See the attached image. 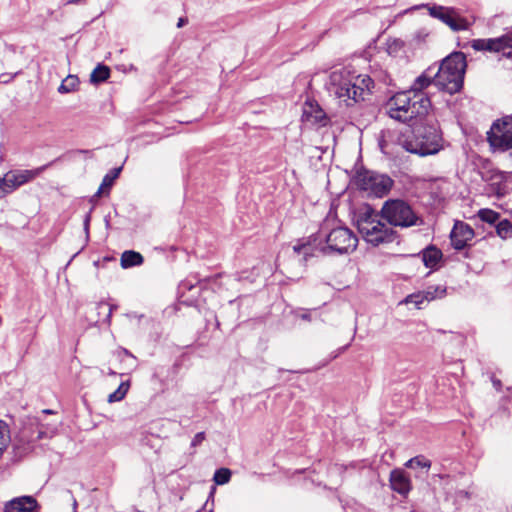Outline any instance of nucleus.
<instances>
[{
	"instance_id": "7",
	"label": "nucleus",
	"mask_w": 512,
	"mask_h": 512,
	"mask_svg": "<svg viewBox=\"0 0 512 512\" xmlns=\"http://www.w3.org/2000/svg\"><path fill=\"white\" fill-rule=\"evenodd\" d=\"M330 94L334 95L346 106H352L360 99H363L364 88L354 82L348 72L334 71L330 75L328 86Z\"/></svg>"
},
{
	"instance_id": "29",
	"label": "nucleus",
	"mask_w": 512,
	"mask_h": 512,
	"mask_svg": "<svg viewBox=\"0 0 512 512\" xmlns=\"http://www.w3.org/2000/svg\"><path fill=\"white\" fill-rule=\"evenodd\" d=\"M128 389H129L128 383H124V382L121 383L119 385L118 389L109 395L108 401L110 403H113V402H118V401L122 400L125 397V395L127 394Z\"/></svg>"
},
{
	"instance_id": "6",
	"label": "nucleus",
	"mask_w": 512,
	"mask_h": 512,
	"mask_svg": "<svg viewBox=\"0 0 512 512\" xmlns=\"http://www.w3.org/2000/svg\"><path fill=\"white\" fill-rule=\"evenodd\" d=\"M381 218L389 225L408 228L423 224V220L413 210L409 203L402 199H389L380 210Z\"/></svg>"
},
{
	"instance_id": "42",
	"label": "nucleus",
	"mask_w": 512,
	"mask_h": 512,
	"mask_svg": "<svg viewBox=\"0 0 512 512\" xmlns=\"http://www.w3.org/2000/svg\"><path fill=\"white\" fill-rule=\"evenodd\" d=\"M300 317L303 319V320H307L309 321L310 320V314L308 312H305L303 314L300 315Z\"/></svg>"
},
{
	"instance_id": "2",
	"label": "nucleus",
	"mask_w": 512,
	"mask_h": 512,
	"mask_svg": "<svg viewBox=\"0 0 512 512\" xmlns=\"http://www.w3.org/2000/svg\"><path fill=\"white\" fill-rule=\"evenodd\" d=\"M466 57L462 52H453L447 56L434 75V85L449 94L459 92L463 87L466 70Z\"/></svg>"
},
{
	"instance_id": "44",
	"label": "nucleus",
	"mask_w": 512,
	"mask_h": 512,
	"mask_svg": "<svg viewBox=\"0 0 512 512\" xmlns=\"http://www.w3.org/2000/svg\"><path fill=\"white\" fill-rule=\"evenodd\" d=\"M122 352H123L126 356H129V357L134 358V356L132 355V353H130L127 349H122Z\"/></svg>"
},
{
	"instance_id": "3",
	"label": "nucleus",
	"mask_w": 512,
	"mask_h": 512,
	"mask_svg": "<svg viewBox=\"0 0 512 512\" xmlns=\"http://www.w3.org/2000/svg\"><path fill=\"white\" fill-rule=\"evenodd\" d=\"M442 137L436 123L429 120L425 125H417L411 136L402 141V147L410 153L427 156L438 153L442 148Z\"/></svg>"
},
{
	"instance_id": "19",
	"label": "nucleus",
	"mask_w": 512,
	"mask_h": 512,
	"mask_svg": "<svg viewBox=\"0 0 512 512\" xmlns=\"http://www.w3.org/2000/svg\"><path fill=\"white\" fill-rule=\"evenodd\" d=\"M441 257L442 252L434 246H430L427 249H425L422 255L423 262L425 266L428 268L435 267L440 261Z\"/></svg>"
},
{
	"instance_id": "37",
	"label": "nucleus",
	"mask_w": 512,
	"mask_h": 512,
	"mask_svg": "<svg viewBox=\"0 0 512 512\" xmlns=\"http://www.w3.org/2000/svg\"><path fill=\"white\" fill-rule=\"evenodd\" d=\"M18 73H15V74H8V73H3L0 75V81L2 83H9Z\"/></svg>"
},
{
	"instance_id": "45",
	"label": "nucleus",
	"mask_w": 512,
	"mask_h": 512,
	"mask_svg": "<svg viewBox=\"0 0 512 512\" xmlns=\"http://www.w3.org/2000/svg\"><path fill=\"white\" fill-rule=\"evenodd\" d=\"M44 434H45L44 432L40 431V432L38 433L37 438H38V439H42V438H43V436H44Z\"/></svg>"
},
{
	"instance_id": "32",
	"label": "nucleus",
	"mask_w": 512,
	"mask_h": 512,
	"mask_svg": "<svg viewBox=\"0 0 512 512\" xmlns=\"http://www.w3.org/2000/svg\"><path fill=\"white\" fill-rule=\"evenodd\" d=\"M354 82H356L357 84H358V82H361V85H359V86L364 88V91L365 90L370 91L371 87L373 86V80L369 76H363V77L358 76V77H356Z\"/></svg>"
},
{
	"instance_id": "35",
	"label": "nucleus",
	"mask_w": 512,
	"mask_h": 512,
	"mask_svg": "<svg viewBox=\"0 0 512 512\" xmlns=\"http://www.w3.org/2000/svg\"><path fill=\"white\" fill-rule=\"evenodd\" d=\"M204 440H205V433L199 432L192 439L191 446L196 447V446L200 445Z\"/></svg>"
},
{
	"instance_id": "21",
	"label": "nucleus",
	"mask_w": 512,
	"mask_h": 512,
	"mask_svg": "<svg viewBox=\"0 0 512 512\" xmlns=\"http://www.w3.org/2000/svg\"><path fill=\"white\" fill-rule=\"evenodd\" d=\"M121 169H122L121 167L114 168V169L110 170L109 173H107L104 176L102 183H101L98 191L95 194V197H99L105 188L109 189L113 185V182L115 181V179L118 178V176L121 172Z\"/></svg>"
},
{
	"instance_id": "27",
	"label": "nucleus",
	"mask_w": 512,
	"mask_h": 512,
	"mask_svg": "<svg viewBox=\"0 0 512 512\" xmlns=\"http://www.w3.org/2000/svg\"><path fill=\"white\" fill-rule=\"evenodd\" d=\"M478 217L483 221L489 224H495L499 218V213L491 210V209H481L478 212Z\"/></svg>"
},
{
	"instance_id": "36",
	"label": "nucleus",
	"mask_w": 512,
	"mask_h": 512,
	"mask_svg": "<svg viewBox=\"0 0 512 512\" xmlns=\"http://www.w3.org/2000/svg\"><path fill=\"white\" fill-rule=\"evenodd\" d=\"M6 182L4 177H0V198L4 197L6 194H9L7 191Z\"/></svg>"
},
{
	"instance_id": "8",
	"label": "nucleus",
	"mask_w": 512,
	"mask_h": 512,
	"mask_svg": "<svg viewBox=\"0 0 512 512\" xmlns=\"http://www.w3.org/2000/svg\"><path fill=\"white\" fill-rule=\"evenodd\" d=\"M355 184L360 190L370 195L383 197L393 186V180L384 174L375 171L360 169L355 175Z\"/></svg>"
},
{
	"instance_id": "41",
	"label": "nucleus",
	"mask_w": 512,
	"mask_h": 512,
	"mask_svg": "<svg viewBox=\"0 0 512 512\" xmlns=\"http://www.w3.org/2000/svg\"><path fill=\"white\" fill-rule=\"evenodd\" d=\"M89 222H90V215L87 214L85 217V220H84V228H85L86 232H88V229H89Z\"/></svg>"
},
{
	"instance_id": "38",
	"label": "nucleus",
	"mask_w": 512,
	"mask_h": 512,
	"mask_svg": "<svg viewBox=\"0 0 512 512\" xmlns=\"http://www.w3.org/2000/svg\"><path fill=\"white\" fill-rule=\"evenodd\" d=\"M427 36H428V33L425 30H419L415 34V39L418 42H421V41H424Z\"/></svg>"
},
{
	"instance_id": "31",
	"label": "nucleus",
	"mask_w": 512,
	"mask_h": 512,
	"mask_svg": "<svg viewBox=\"0 0 512 512\" xmlns=\"http://www.w3.org/2000/svg\"><path fill=\"white\" fill-rule=\"evenodd\" d=\"M424 295H425V294H424V291H423V292H419V293L410 294V295H408V296L405 298L404 302H405L406 304H408V303H413V304H415V306H416L417 308H421V304H422L424 301H426V299H425Z\"/></svg>"
},
{
	"instance_id": "9",
	"label": "nucleus",
	"mask_w": 512,
	"mask_h": 512,
	"mask_svg": "<svg viewBox=\"0 0 512 512\" xmlns=\"http://www.w3.org/2000/svg\"><path fill=\"white\" fill-rule=\"evenodd\" d=\"M487 140L495 150L512 149V115L496 120L487 133Z\"/></svg>"
},
{
	"instance_id": "20",
	"label": "nucleus",
	"mask_w": 512,
	"mask_h": 512,
	"mask_svg": "<svg viewBox=\"0 0 512 512\" xmlns=\"http://www.w3.org/2000/svg\"><path fill=\"white\" fill-rule=\"evenodd\" d=\"M110 77V69L106 65L98 64L90 75L91 83L98 84Z\"/></svg>"
},
{
	"instance_id": "25",
	"label": "nucleus",
	"mask_w": 512,
	"mask_h": 512,
	"mask_svg": "<svg viewBox=\"0 0 512 512\" xmlns=\"http://www.w3.org/2000/svg\"><path fill=\"white\" fill-rule=\"evenodd\" d=\"M79 81L77 76L69 75L61 83L58 88L59 93H69L76 89Z\"/></svg>"
},
{
	"instance_id": "14",
	"label": "nucleus",
	"mask_w": 512,
	"mask_h": 512,
	"mask_svg": "<svg viewBox=\"0 0 512 512\" xmlns=\"http://www.w3.org/2000/svg\"><path fill=\"white\" fill-rule=\"evenodd\" d=\"M39 504L33 496H20L7 501L4 512H37Z\"/></svg>"
},
{
	"instance_id": "28",
	"label": "nucleus",
	"mask_w": 512,
	"mask_h": 512,
	"mask_svg": "<svg viewBox=\"0 0 512 512\" xmlns=\"http://www.w3.org/2000/svg\"><path fill=\"white\" fill-rule=\"evenodd\" d=\"M231 471L228 468L217 469L214 473L213 480L218 485H224L229 482Z\"/></svg>"
},
{
	"instance_id": "5",
	"label": "nucleus",
	"mask_w": 512,
	"mask_h": 512,
	"mask_svg": "<svg viewBox=\"0 0 512 512\" xmlns=\"http://www.w3.org/2000/svg\"><path fill=\"white\" fill-rule=\"evenodd\" d=\"M318 237L325 240V245L320 247V251L324 254H349L356 249L358 244L356 235L347 227L342 226L329 231L326 225L322 226L318 232Z\"/></svg>"
},
{
	"instance_id": "33",
	"label": "nucleus",
	"mask_w": 512,
	"mask_h": 512,
	"mask_svg": "<svg viewBox=\"0 0 512 512\" xmlns=\"http://www.w3.org/2000/svg\"><path fill=\"white\" fill-rule=\"evenodd\" d=\"M402 48H403V42L401 40H399V39H394L388 45V53L389 54H396Z\"/></svg>"
},
{
	"instance_id": "22",
	"label": "nucleus",
	"mask_w": 512,
	"mask_h": 512,
	"mask_svg": "<svg viewBox=\"0 0 512 512\" xmlns=\"http://www.w3.org/2000/svg\"><path fill=\"white\" fill-rule=\"evenodd\" d=\"M293 250L297 254L302 253L305 261H307L309 257L315 256V244L310 240L294 245Z\"/></svg>"
},
{
	"instance_id": "47",
	"label": "nucleus",
	"mask_w": 512,
	"mask_h": 512,
	"mask_svg": "<svg viewBox=\"0 0 512 512\" xmlns=\"http://www.w3.org/2000/svg\"><path fill=\"white\" fill-rule=\"evenodd\" d=\"M44 412H45V413H52V411H51V410H45Z\"/></svg>"
},
{
	"instance_id": "24",
	"label": "nucleus",
	"mask_w": 512,
	"mask_h": 512,
	"mask_svg": "<svg viewBox=\"0 0 512 512\" xmlns=\"http://www.w3.org/2000/svg\"><path fill=\"white\" fill-rule=\"evenodd\" d=\"M496 232L499 237L502 239H507L512 236V223L507 220L503 219L501 221H498L496 224Z\"/></svg>"
},
{
	"instance_id": "43",
	"label": "nucleus",
	"mask_w": 512,
	"mask_h": 512,
	"mask_svg": "<svg viewBox=\"0 0 512 512\" xmlns=\"http://www.w3.org/2000/svg\"><path fill=\"white\" fill-rule=\"evenodd\" d=\"M81 2H82V0H68L66 4L77 5V4H80Z\"/></svg>"
},
{
	"instance_id": "49",
	"label": "nucleus",
	"mask_w": 512,
	"mask_h": 512,
	"mask_svg": "<svg viewBox=\"0 0 512 512\" xmlns=\"http://www.w3.org/2000/svg\"><path fill=\"white\" fill-rule=\"evenodd\" d=\"M212 512V511H211Z\"/></svg>"
},
{
	"instance_id": "1",
	"label": "nucleus",
	"mask_w": 512,
	"mask_h": 512,
	"mask_svg": "<svg viewBox=\"0 0 512 512\" xmlns=\"http://www.w3.org/2000/svg\"><path fill=\"white\" fill-rule=\"evenodd\" d=\"M385 109L390 118L402 123H410L429 116L431 101L425 93L405 90L394 94L387 101Z\"/></svg>"
},
{
	"instance_id": "16",
	"label": "nucleus",
	"mask_w": 512,
	"mask_h": 512,
	"mask_svg": "<svg viewBox=\"0 0 512 512\" xmlns=\"http://www.w3.org/2000/svg\"><path fill=\"white\" fill-rule=\"evenodd\" d=\"M143 261V256L139 252L133 250L124 251L120 259L121 266L124 269L139 266L143 263Z\"/></svg>"
},
{
	"instance_id": "10",
	"label": "nucleus",
	"mask_w": 512,
	"mask_h": 512,
	"mask_svg": "<svg viewBox=\"0 0 512 512\" xmlns=\"http://www.w3.org/2000/svg\"><path fill=\"white\" fill-rule=\"evenodd\" d=\"M421 7L428 8L431 17L439 19L455 32L467 30L470 26L469 22L461 17L454 8L440 5H422Z\"/></svg>"
},
{
	"instance_id": "23",
	"label": "nucleus",
	"mask_w": 512,
	"mask_h": 512,
	"mask_svg": "<svg viewBox=\"0 0 512 512\" xmlns=\"http://www.w3.org/2000/svg\"><path fill=\"white\" fill-rule=\"evenodd\" d=\"M10 440L11 438L8 425L3 420H0V456L8 447Z\"/></svg>"
},
{
	"instance_id": "30",
	"label": "nucleus",
	"mask_w": 512,
	"mask_h": 512,
	"mask_svg": "<svg viewBox=\"0 0 512 512\" xmlns=\"http://www.w3.org/2000/svg\"><path fill=\"white\" fill-rule=\"evenodd\" d=\"M405 466L410 467V468H412V467L430 468L431 462L422 456H416V457L408 460L406 462Z\"/></svg>"
},
{
	"instance_id": "40",
	"label": "nucleus",
	"mask_w": 512,
	"mask_h": 512,
	"mask_svg": "<svg viewBox=\"0 0 512 512\" xmlns=\"http://www.w3.org/2000/svg\"><path fill=\"white\" fill-rule=\"evenodd\" d=\"M492 383H493V386L497 389V390H500L501 389V386H502V383L499 379H496V378H492Z\"/></svg>"
},
{
	"instance_id": "34",
	"label": "nucleus",
	"mask_w": 512,
	"mask_h": 512,
	"mask_svg": "<svg viewBox=\"0 0 512 512\" xmlns=\"http://www.w3.org/2000/svg\"><path fill=\"white\" fill-rule=\"evenodd\" d=\"M314 119H315V122L320 123L322 125H325L327 122V117H326L325 113L320 108L315 111Z\"/></svg>"
},
{
	"instance_id": "17",
	"label": "nucleus",
	"mask_w": 512,
	"mask_h": 512,
	"mask_svg": "<svg viewBox=\"0 0 512 512\" xmlns=\"http://www.w3.org/2000/svg\"><path fill=\"white\" fill-rule=\"evenodd\" d=\"M430 70L431 68H428L425 72L418 76L408 91H413V93H424L423 90L427 88L431 83H434V77L429 74Z\"/></svg>"
},
{
	"instance_id": "15",
	"label": "nucleus",
	"mask_w": 512,
	"mask_h": 512,
	"mask_svg": "<svg viewBox=\"0 0 512 512\" xmlns=\"http://www.w3.org/2000/svg\"><path fill=\"white\" fill-rule=\"evenodd\" d=\"M390 486L393 491L402 496L408 495L412 488L409 476L400 469H395L390 473Z\"/></svg>"
},
{
	"instance_id": "46",
	"label": "nucleus",
	"mask_w": 512,
	"mask_h": 512,
	"mask_svg": "<svg viewBox=\"0 0 512 512\" xmlns=\"http://www.w3.org/2000/svg\"><path fill=\"white\" fill-rule=\"evenodd\" d=\"M413 121H414V122H413V125H416V123H417V122H422V120H417V121H416V120H413Z\"/></svg>"
},
{
	"instance_id": "18",
	"label": "nucleus",
	"mask_w": 512,
	"mask_h": 512,
	"mask_svg": "<svg viewBox=\"0 0 512 512\" xmlns=\"http://www.w3.org/2000/svg\"><path fill=\"white\" fill-rule=\"evenodd\" d=\"M116 308L115 305L109 304L108 302L101 301L97 303L96 310L98 314L97 322L109 324L112 317V312Z\"/></svg>"
},
{
	"instance_id": "39",
	"label": "nucleus",
	"mask_w": 512,
	"mask_h": 512,
	"mask_svg": "<svg viewBox=\"0 0 512 512\" xmlns=\"http://www.w3.org/2000/svg\"><path fill=\"white\" fill-rule=\"evenodd\" d=\"M188 22V19L187 18H184V17H181L179 18L178 22H177V27L178 28H181L183 27L184 25H186Z\"/></svg>"
},
{
	"instance_id": "13",
	"label": "nucleus",
	"mask_w": 512,
	"mask_h": 512,
	"mask_svg": "<svg viewBox=\"0 0 512 512\" xmlns=\"http://www.w3.org/2000/svg\"><path fill=\"white\" fill-rule=\"evenodd\" d=\"M474 235V230L468 224L457 221L450 234L451 244L456 250H462Z\"/></svg>"
},
{
	"instance_id": "12",
	"label": "nucleus",
	"mask_w": 512,
	"mask_h": 512,
	"mask_svg": "<svg viewBox=\"0 0 512 512\" xmlns=\"http://www.w3.org/2000/svg\"><path fill=\"white\" fill-rule=\"evenodd\" d=\"M471 47L476 51L502 52L507 55L505 50L512 48V38L501 36L498 38L475 39L472 40Z\"/></svg>"
},
{
	"instance_id": "48",
	"label": "nucleus",
	"mask_w": 512,
	"mask_h": 512,
	"mask_svg": "<svg viewBox=\"0 0 512 512\" xmlns=\"http://www.w3.org/2000/svg\"><path fill=\"white\" fill-rule=\"evenodd\" d=\"M2 162V157L0 156V163Z\"/></svg>"
},
{
	"instance_id": "11",
	"label": "nucleus",
	"mask_w": 512,
	"mask_h": 512,
	"mask_svg": "<svg viewBox=\"0 0 512 512\" xmlns=\"http://www.w3.org/2000/svg\"><path fill=\"white\" fill-rule=\"evenodd\" d=\"M55 161L56 160L31 170H16L7 172L3 176L6 182V187L8 188L7 191H9V193H12L20 186L33 181L48 167H50Z\"/></svg>"
},
{
	"instance_id": "26",
	"label": "nucleus",
	"mask_w": 512,
	"mask_h": 512,
	"mask_svg": "<svg viewBox=\"0 0 512 512\" xmlns=\"http://www.w3.org/2000/svg\"><path fill=\"white\" fill-rule=\"evenodd\" d=\"M426 301H432L437 298H442L446 294V288L443 286H430L424 291Z\"/></svg>"
},
{
	"instance_id": "4",
	"label": "nucleus",
	"mask_w": 512,
	"mask_h": 512,
	"mask_svg": "<svg viewBox=\"0 0 512 512\" xmlns=\"http://www.w3.org/2000/svg\"><path fill=\"white\" fill-rule=\"evenodd\" d=\"M381 214L367 206L359 213L357 228L364 240L374 246L383 243H392L397 236L393 228L381 222Z\"/></svg>"
}]
</instances>
